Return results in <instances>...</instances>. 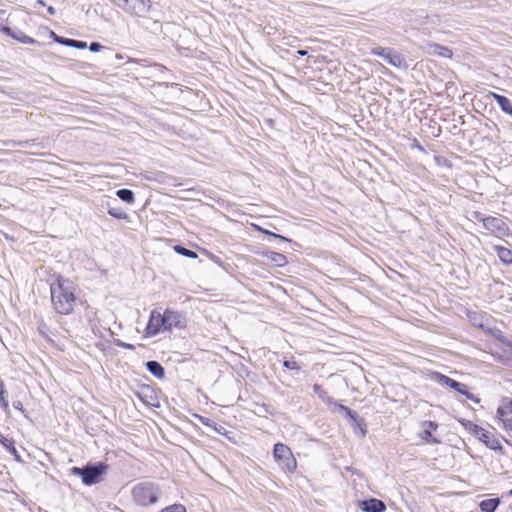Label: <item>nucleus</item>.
<instances>
[{"label": "nucleus", "mask_w": 512, "mask_h": 512, "mask_svg": "<svg viewBox=\"0 0 512 512\" xmlns=\"http://www.w3.org/2000/svg\"><path fill=\"white\" fill-rule=\"evenodd\" d=\"M479 440L492 450L497 451L503 448L500 441L491 432L485 429L481 432Z\"/></svg>", "instance_id": "2eb2a0df"}, {"label": "nucleus", "mask_w": 512, "mask_h": 512, "mask_svg": "<svg viewBox=\"0 0 512 512\" xmlns=\"http://www.w3.org/2000/svg\"><path fill=\"white\" fill-rule=\"evenodd\" d=\"M271 260L275 262L277 266H283L287 262L286 257L283 254L277 252L271 253Z\"/></svg>", "instance_id": "c756f323"}, {"label": "nucleus", "mask_w": 512, "mask_h": 512, "mask_svg": "<svg viewBox=\"0 0 512 512\" xmlns=\"http://www.w3.org/2000/svg\"><path fill=\"white\" fill-rule=\"evenodd\" d=\"M422 433L421 438L429 444H438L440 441L432 436V432L436 431L438 428V424L434 421H424L422 423Z\"/></svg>", "instance_id": "4468645a"}, {"label": "nucleus", "mask_w": 512, "mask_h": 512, "mask_svg": "<svg viewBox=\"0 0 512 512\" xmlns=\"http://www.w3.org/2000/svg\"><path fill=\"white\" fill-rule=\"evenodd\" d=\"M435 376H436L437 381L440 384L445 385V386L457 391L458 393H460L462 395H465L468 399L473 400L474 402H479V399L476 398L472 393H470L468 391V387L466 384L458 382V381H456L446 375H443L441 373H436Z\"/></svg>", "instance_id": "6e6552de"}, {"label": "nucleus", "mask_w": 512, "mask_h": 512, "mask_svg": "<svg viewBox=\"0 0 512 512\" xmlns=\"http://www.w3.org/2000/svg\"><path fill=\"white\" fill-rule=\"evenodd\" d=\"M508 495L512 496V489L508 491Z\"/></svg>", "instance_id": "c03bdc74"}, {"label": "nucleus", "mask_w": 512, "mask_h": 512, "mask_svg": "<svg viewBox=\"0 0 512 512\" xmlns=\"http://www.w3.org/2000/svg\"><path fill=\"white\" fill-rule=\"evenodd\" d=\"M283 366L289 370H300V365L296 361H294L293 358L284 360Z\"/></svg>", "instance_id": "2f4dec72"}, {"label": "nucleus", "mask_w": 512, "mask_h": 512, "mask_svg": "<svg viewBox=\"0 0 512 512\" xmlns=\"http://www.w3.org/2000/svg\"><path fill=\"white\" fill-rule=\"evenodd\" d=\"M497 415L503 423V427L506 431H512V409L507 407H499L497 409Z\"/></svg>", "instance_id": "dca6fc26"}, {"label": "nucleus", "mask_w": 512, "mask_h": 512, "mask_svg": "<svg viewBox=\"0 0 512 512\" xmlns=\"http://www.w3.org/2000/svg\"><path fill=\"white\" fill-rule=\"evenodd\" d=\"M13 407L16 409V410H20V411H23L24 408H23V404L21 401H14L13 402Z\"/></svg>", "instance_id": "58836bf2"}, {"label": "nucleus", "mask_w": 512, "mask_h": 512, "mask_svg": "<svg viewBox=\"0 0 512 512\" xmlns=\"http://www.w3.org/2000/svg\"><path fill=\"white\" fill-rule=\"evenodd\" d=\"M313 391L317 394L322 400L326 401L328 404L334 403L331 397L327 396V392L323 389V387L319 384L313 385Z\"/></svg>", "instance_id": "a878e982"}, {"label": "nucleus", "mask_w": 512, "mask_h": 512, "mask_svg": "<svg viewBox=\"0 0 512 512\" xmlns=\"http://www.w3.org/2000/svg\"><path fill=\"white\" fill-rule=\"evenodd\" d=\"M146 369L156 378L162 379L165 376L164 367L155 360H149L145 363Z\"/></svg>", "instance_id": "6ab92c4d"}, {"label": "nucleus", "mask_w": 512, "mask_h": 512, "mask_svg": "<svg viewBox=\"0 0 512 512\" xmlns=\"http://www.w3.org/2000/svg\"><path fill=\"white\" fill-rule=\"evenodd\" d=\"M500 498H489L482 500L479 503V508L481 512H495L498 506L500 505Z\"/></svg>", "instance_id": "aec40b11"}, {"label": "nucleus", "mask_w": 512, "mask_h": 512, "mask_svg": "<svg viewBox=\"0 0 512 512\" xmlns=\"http://www.w3.org/2000/svg\"><path fill=\"white\" fill-rule=\"evenodd\" d=\"M421 49L429 55H438L447 59H450L453 56V52L450 48L432 41H425L421 45Z\"/></svg>", "instance_id": "1a4fd4ad"}, {"label": "nucleus", "mask_w": 512, "mask_h": 512, "mask_svg": "<svg viewBox=\"0 0 512 512\" xmlns=\"http://www.w3.org/2000/svg\"><path fill=\"white\" fill-rule=\"evenodd\" d=\"M67 47H73L82 50L87 47V43L80 40L68 39Z\"/></svg>", "instance_id": "7c9ffc66"}, {"label": "nucleus", "mask_w": 512, "mask_h": 512, "mask_svg": "<svg viewBox=\"0 0 512 512\" xmlns=\"http://www.w3.org/2000/svg\"><path fill=\"white\" fill-rule=\"evenodd\" d=\"M491 96L505 114L512 116V103L506 96L494 92H491Z\"/></svg>", "instance_id": "a211bd4d"}, {"label": "nucleus", "mask_w": 512, "mask_h": 512, "mask_svg": "<svg viewBox=\"0 0 512 512\" xmlns=\"http://www.w3.org/2000/svg\"><path fill=\"white\" fill-rule=\"evenodd\" d=\"M0 406L3 409V411L8 412L9 411V403L6 397V391L4 389V383L0 380Z\"/></svg>", "instance_id": "cd10ccee"}, {"label": "nucleus", "mask_w": 512, "mask_h": 512, "mask_svg": "<svg viewBox=\"0 0 512 512\" xmlns=\"http://www.w3.org/2000/svg\"><path fill=\"white\" fill-rule=\"evenodd\" d=\"M161 493L159 485L151 481L138 483L132 489L134 502L142 507L157 503Z\"/></svg>", "instance_id": "f03ea898"}, {"label": "nucleus", "mask_w": 512, "mask_h": 512, "mask_svg": "<svg viewBox=\"0 0 512 512\" xmlns=\"http://www.w3.org/2000/svg\"><path fill=\"white\" fill-rule=\"evenodd\" d=\"M510 509L512 510V504L510 505Z\"/></svg>", "instance_id": "a18cd8bd"}, {"label": "nucleus", "mask_w": 512, "mask_h": 512, "mask_svg": "<svg viewBox=\"0 0 512 512\" xmlns=\"http://www.w3.org/2000/svg\"><path fill=\"white\" fill-rule=\"evenodd\" d=\"M115 345L117 347L125 348V349H128V350H134L135 349V346L133 344L123 342V341H121L119 339L115 340Z\"/></svg>", "instance_id": "e433bc0d"}, {"label": "nucleus", "mask_w": 512, "mask_h": 512, "mask_svg": "<svg viewBox=\"0 0 512 512\" xmlns=\"http://www.w3.org/2000/svg\"><path fill=\"white\" fill-rule=\"evenodd\" d=\"M50 37L56 42L61 45L67 46V42L69 38H65L62 36L57 35L54 31H50Z\"/></svg>", "instance_id": "f704fd0d"}, {"label": "nucleus", "mask_w": 512, "mask_h": 512, "mask_svg": "<svg viewBox=\"0 0 512 512\" xmlns=\"http://www.w3.org/2000/svg\"><path fill=\"white\" fill-rule=\"evenodd\" d=\"M107 469L108 465L104 462H94L86 464L83 484L90 486L100 482L102 476L106 473Z\"/></svg>", "instance_id": "39448f33"}, {"label": "nucleus", "mask_w": 512, "mask_h": 512, "mask_svg": "<svg viewBox=\"0 0 512 512\" xmlns=\"http://www.w3.org/2000/svg\"><path fill=\"white\" fill-rule=\"evenodd\" d=\"M37 4L41 5V6H45V2L44 0H37L36 2Z\"/></svg>", "instance_id": "37998d69"}, {"label": "nucleus", "mask_w": 512, "mask_h": 512, "mask_svg": "<svg viewBox=\"0 0 512 512\" xmlns=\"http://www.w3.org/2000/svg\"><path fill=\"white\" fill-rule=\"evenodd\" d=\"M163 331H166L165 314L153 310L150 313L149 321L145 329L146 336H155Z\"/></svg>", "instance_id": "0eeeda50"}, {"label": "nucleus", "mask_w": 512, "mask_h": 512, "mask_svg": "<svg viewBox=\"0 0 512 512\" xmlns=\"http://www.w3.org/2000/svg\"><path fill=\"white\" fill-rule=\"evenodd\" d=\"M47 11L50 15H54L56 13V10L53 6H48Z\"/></svg>", "instance_id": "a19ab883"}, {"label": "nucleus", "mask_w": 512, "mask_h": 512, "mask_svg": "<svg viewBox=\"0 0 512 512\" xmlns=\"http://www.w3.org/2000/svg\"><path fill=\"white\" fill-rule=\"evenodd\" d=\"M337 409L344 413L346 417H348L352 421V425H356L361 428V434L364 436L366 434V429L362 428V426H365V422L363 419H359L358 414L351 410L349 407L343 405L334 403Z\"/></svg>", "instance_id": "f8f14e48"}, {"label": "nucleus", "mask_w": 512, "mask_h": 512, "mask_svg": "<svg viewBox=\"0 0 512 512\" xmlns=\"http://www.w3.org/2000/svg\"><path fill=\"white\" fill-rule=\"evenodd\" d=\"M166 330L173 328L182 329L186 326V318L183 313L166 309L165 312Z\"/></svg>", "instance_id": "9d476101"}, {"label": "nucleus", "mask_w": 512, "mask_h": 512, "mask_svg": "<svg viewBox=\"0 0 512 512\" xmlns=\"http://www.w3.org/2000/svg\"><path fill=\"white\" fill-rule=\"evenodd\" d=\"M116 195L121 201L126 202L128 204L133 203L135 200L134 192L127 188L117 190Z\"/></svg>", "instance_id": "b1692460"}, {"label": "nucleus", "mask_w": 512, "mask_h": 512, "mask_svg": "<svg viewBox=\"0 0 512 512\" xmlns=\"http://www.w3.org/2000/svg\"><path fill=\"white\" fill-rule=\"evenodd\" d=\"M38 331L43 337L48 338L49 328L48 325L43 320L39 322Z\"/></svg>", "instance_id": "c9c22d12"}, {"label": "nucleus", "mask_w": 512, "mask_h": 512, "mask_svg": "<svg viewBox=\"0 0 512 512\" xmlns=\"http://www.w3.org/2000/svg\"><path fill=\"white\" fill-rule=\"evenodd\" d=\"M174 251L179 255L185 256L190 259H196L198 257V254L195 251L187 249L182 245H175Z\"/></svg>", "instance_id": "393cba45"}, {"label": "nucleus", "mask_w": 512, "mask_h": 512, "mask_svg": "<svg viewBox=\"0 0 512 512\" xmlns=\"http://www.w3.org/2000/svg\"><path fill=\"white\" fill-rule=\"evenodd\" d=\"M372 54L379 56L393 67L401 68L405 64L403 56L390 48L375 47L372 49Z\"/></svg>", "instance_id": "423d86ee"}, {"label": "nucleus", "mask_w": 512, "mask_h": 512, "mask_svg": "<svg viewBox=\"0 0 512 512\" xmlns=\"http://www.w3.org/2000/svg\"><path fill=\"white\" fill-rule=\"evenodd\" d=\"M297 54L300 56H306L308 54V51L307 50H298Z\"/></svg>", "instance_id": "79ce46f5"}, {"label": "nucleus", "mask_w": 512, "mask_h": 512, "mask_svg": "<svg viewBox=\"0 0 512 512\" xmlns=\"http://www.w3.org/2000/svg\"><path fill=\"white\" fill-rule=\"evenodd\" d=\"M458 422L467 430L470 434L477 437L479 439L481 432L484 428L478 426L474 422L470 420H466L464 418H459Z\"/></svg>", "instance_id": "412c9836"}, {"label": "nucleus", "mask_w": 512, "mask_h": 512, "mask_svg": "<svg viewBox=\"0 0 512 512\" xmlns=\"http://www.w3.org/2000/svg\"><path fill=\"white\" fill-rule=\"evenodd\" d=\"M484 226L491 230L499 233H504L507 229L506 224L499 218L496 217H488L484 220Z\"/></svg>", "instance_id": "f3484780"}, {"label": "nucleus", "mask_w": 512, "mask_h": 512, "mask_svg": "<svg viewBox=\"0 0 512 512\" xmlns=\"http://www.w3.org/2000/svg\"><path fill=\"white\" fill-rule=\"evenodd\" d=\"M255 228H256L259 232H261V233H263V234H266V235H268V236H271V237H273V238H275V239H278V240H280V241H284V242H291V240H290V239H288V238H286V237H284V236H282V235H280V234H277V233L271 232V231H269V230H267V229H264V228H262V227H260V226H255Z\"/></svg>", "instance_id": "c85d7f7f"}, {"label": "nucleus", "mask_w": 512, "mask_h": 512, "mask_svg": "<svg viewBox=\"0 0 512 512\" xmlns=\"http://www.w3.org/2000/svg\"><path fill=\"white\" fill-rule=\"evenodd\" d=\"M273 457L282 471L293 473L296 470L297 461L287 445L276 443L273 448Z\"/></svg>", "instance_id": "7ed1b4c3"}, {"label": "nucleus", "mask_w": 512, "mask_h": 512, "mask_svg": "<svg viewBox=\"0 0 512 512\" xmlns=\"http://www.w3.org/2000/svg\"><path fill=\"white\" fill-rule=\"evenodd\" d=\"M0 443L3 445V447L9 452L11 453L14 458L17 460V461H20V455L18 454L17 452V449L14 445V441L13 439L11 438H7L5 437L4 435L0 434Z\"/></svg>", "instance_id": "4be33fe9"}, {"label": "nucleus", "mask_w": 512, "mask_h": 512, "mask_svg": "<svg viewBox=\"0 0 512 512\" xmlns=\"http://www.w3.org/2000/svg\"><path fill=\"white\" fill-rule=\"evenodd\" d=\"M200 419H201V422H202L204 425H206V426H209V425H210V421H211L210 419H208V418H204V417H200Z\"/></svg>", "instance_id": "ea45409f"}, {"label": "nucleus", "mask_w": 512, "mask_h": 512, "mask_svg": "<svg viewBox=\"0 0 512 512\" xmlns=\"http://www.w3.org/2000/svg\"><path fill=\"white\" fill-rule=\"evenodd\" d=\"M74 291V284L61 275H58L50 284L51 304L56 313L61 315L73 313L77 302Z\"/></svg>", "instance_id": "f257e3e1"}, {"label": "nucleus", "mask_w": 512, "mask_h": 512, "mask_svg": "<svg viewBox=\"0 0 512 512\" xmlns=\"http://www.w3.org/2000/svg\"><path fill=\"white\" fill-rule=\"evenodd\" d=\"M103 46L99 42H91L89 45V50L91 52H99Z\"/></svg>", "instance_id": "4c0bfd02"}, {"label": "nucleus", "mask_w": 512, "mask_h": 512, "mask_svg": "<svg viewBox=\"0 0 512 512\" xmlns=\"http://www.w3.org/2000/svg\"><path fill=\"white\" fill-rule=\"evenodd\" d=\"M85 470H86V465L83 467H72L70 469V472H71V474H73L75 476L81 477L82 482L84 483Z\"/></svg>", "instance_id": "473e14b6"}, {"label": "nucleus", "mask_w": 512, "mask_h": 512, "mask_svg": "<svg viewBox=\"0 0 512 512\" xmlns=\"http://www.w3.org/2000/svg\"><path fill=\"white\" fill-rule=\"evenodd\" d=\"M108 214L116 219L124 220L128 218V215L124 212L121 207H110Z\"/></svg>", "instance_id": "bb28decb"}, {"label": "nucleus", "mask_w": 512, "mask_h": 512, "mask_svg": "<svg viewBox=\"0 0 512 512\" xmlns=\"http://www.w3.org/2000/svg\"><path fill=\"white\" fill-rule=\"evenodd\" d=\"M161 512H186V508L181 504H174L163 509Z\"/></svg>", "instance_id": "72a5a7b5"}, {"label": "nucleus", "mask_w": 512, "mask_h": 512, "mask_svg": "<svg viewBox=\"0 0 512 512\" xmlns=\"http://www.w3.org/2000/svg\"><path fill=\"white\" fill-rule=\"evenodd\" d=\"M114 5L135 17H145L152 7L151 0H111Z\"/></svg>", "instance_id": "20e7f679"}, {"label": "nucleus", "mask_w": 512, "mask_h": 512, "mask_svg": "<svg viewBox=\"0 0 512 512\" xmlns=\"http://www.w3.org/2000/svg\"><path fill=\"white\" fill-rule=\"evenodd\" d=\"M358 507L363 512H384L386 510L385 503L376 498L360 501Z\"/></svg>", "instance_id": "9b49d317"}, {"label": "nucleus", "mask_w": 512, "mask_h": 512, "mask_svg": "<svg viewBox=\"0 0 512 512\" xmlns=\"http://www.w3.org/2000/svg\"><path fill=\"white\" fill-rule=\"evenodd\" d=\"M495 249L497 252V256L504 264H512V250L502 246H496Z\"/></svg>", "instance_id": "5701e85b"}, {"label": "nucleus", "mask_w": 512, "mask_h": 512, "mask_svg": "<svg viewBox=\"0 0 512 512\" xmlns=\"http://www.w3.org/2000/svg\"><path fill=\"white\" fill-rule=\"evenodd\" d=\"M0 30L4 34H6V35L12 37L13 39H16L24 44H35L37 42L34 38L26 35L20 29H13V28H10L7 26H3V27H0Z\"/></svg>", "instance_id": "ddd939ff"}]
</instances>
